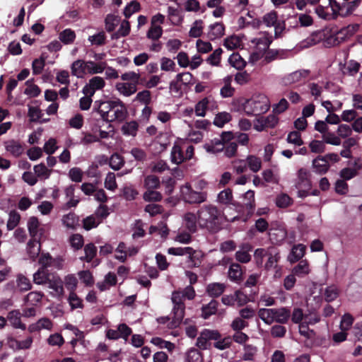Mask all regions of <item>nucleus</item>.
<instances>
[{
  "label": "nucleus",
  "instance_id": "f257e3e1",
  "mask_svg": "<svg viewBox=\"0 0 362 362\" xmlns=\"http://www.w3.org/2000/svg\"><path fill=\"white\" fill-rule=\"evenodd\" d=\"M198 224L201 228L216 233L222 228L223 214L216 206L206 204L197 211Z\"/></svg>",
  "mask_w": 362,
  "mask_h": 362
},
{
  "label": "nucleus",
  "instance_id": "f03ea898",
  "mask_svg": "<svg viewBox=\"0 0 362 362\" xmlns=\"http://www.w3.org/2000/svg\"><path fill=\"white\" fill-rule=\"evenodd\" d=\"M195 295V291L191 285L187 286L182 292L178 291L173 292L171 297V300L173 303L172 327H176L179 326L184 318L185 313V299L192 300L194 298Z\"/></svg>",
  "mask_w": 362,
  "mask_h": 362
},
{
  "label": "nucleus",
  "instance_id": "7ed1b4c3",
  "mask_svg": "<svg viewBox=\"0 0 362 362\" xmlns=\"http://www.w3.org/2000/svg\"><path fill=\"white\" fill-rule=\"evenodd\" d=\"M259 318L266 324L271 325L276 322L286 324L291 317V310L287 307L279 308H260L258 311Z\"/></svg>",
  "mask_w": 362,
  "mask_h": 362
},
{
  "label": "nucleus",
  "instance_id": "20e7f679",
  "mask_svg": "<svg viewBox=\"0 0 362 362\" xmlns=\"http://www.w3.org/2000/svg\"><path fill=\"white\" fill-rule=\"evenodd\" d=\"M180 192L182 199L189 204H199L207 199L206 192H197L188 183L181 187Z\"/></svg>",
  "mask_w": 362,
  "mask_h": 362
},
{
  "label": "nucleus",
  "instance_id": "39448f33",
  "mask_svg": "<svg viewBox=\"0 0 362 362\" xmlns=\"http://www.w3.org/2000/svg\"><path fill=\"white\" fill-rule=\"evenodd\" d=\"M235 138L232 132H223L220 139H214L210 143L204 145V148L208 153H216L223 151L226 145L232 142Z\"/></svg>",
  "mask_w": 362,
  "mask_h": 362
},
{
  "label": "nucleus",
  "instance_id": "423d86ee",
  "mask_svg": "<svg viewBox=\"0 0 362 362\" xmlns=\"http://www.w3.org/2000/svg\"><path fill=\"white\" fill-rule=\"evenodd\" d=\"M101 105H105V110L113 112L111 121L117 120L122 122L127 116V107L119 99L101 102Z\"/></svg>",
  "mask_w": 362,
  "mask_h": 362
},
{
  "label": "nucleus",
  "instance_id": "0eeeda50",
  "mask_svg": "<svg viewBox=\"0 0 362 362\" xmlns=\"http://www.w3.org/2000/svg\"><path fill=\"white\" fill-rule=\"evenodd\" d=\"M243 204L238 203V205L236 207L240 208L239 211L241 209L245 211L242 220L246 222L251 218L255 210V192L251 189L247 191L243 195Z\"/></svg>",
  "mask_w": 362,
  "mask_h": 362
},
{
  "label": "nucleus",
  "instance_id": "6e6552de",
  "mask_svg": "<svg viewBox=\"0 0 362 362\" xmlns=\"http://www.w3.org/2000/svg\"><path fill=\"white\" fill-rule=\"evenodd\" d=\"M267 103L255 100L252 99L246 100L243 104V109L248 116L259 115L269 110Z\"/></svg>",
  "mask_w": 362,
  "mask_h": 362
},
{
  "label": "nucleus",
  "instance_id": "1a4fd4ad",
  "mask_svg": "<svg viewBox=\"0 0 362 362\" xmlns=\"http://www.w3.org/2000/svg\"><path fill=\"white\" fill-rule=\"evenodd\" d=\"M5 148L13 156L18 158L21 156L24 151V145L19 141L11 139L5 142Z\"/></svg>",
  "mask_w": 362,
  "mask_h": 362
},
{
  "label": "nucleus",
  "instance_id": "9d476101",
  "mask_svg": "<svg viewBox=\"0 0 362 362\" xmlns=\"http://www.w3.org/2000/svg\"><path fill=\"white\" fill-rule=\"evenodd\" d=\"M310 71L308 70H298L290 74L285 78L286 84H293L296 83L304 82L309 76Z\"/></svg>",
  "mask_w": 362,
  "mask_h": 362
},
{
  "label": "nucleus",
  "instance_id": "9b49d317",
  "mask_svg": "<svg viewBox=\"0 0 362 362\" xmlns=\"http://www.w3.org/2000/svg\"><path fill=\"white\" fill-rule=\"evenodd\" d=\"M21 315L18 310H13L8 313L6 319L14 328L25 330L26 325L21 322Z\"/></svg>",
  "mask_w": 362,
  "mask_h": 362
},
{
  "label": "nucleus",
  "instance_id": "f8f14e48",
  "mask_svg": "<svg viewBox=\"0 0 362 362\" xmlns=\"http://www.w3.org/2000/svg\"><path fill=\"white\" fill-rule=\"evenodd\" d=\"M298 182L296 184L297 188H307L310 189L311 182L310 180V172L303 168H301L298 171Z\"/></svg>",
  "mask_w": 362,
  "mask_h": 362
},
{
  "label": "nucleus",
  "instance_id": "ddd939ff",
  "mask_svg": "<svg viewBox=\"0 0 362 362\" xmlns=\"http://www.w3.org/2000/svg\"><path fill=\"white\" fill-rule=\"evenodd\" d=\"M40 238L30 239L27 244V252L29 257L35 261L40 255L41 246L40 243Z\"/></svg>",
  "mask_w": 362,
  "mask_h": 362
},
{
  "label": "nucleus",
  "instance_id": "4468645a",
  "mask_svg": "<svg viewBox=\"0 0 362 362\" xmlns=\"http://www.w3.org/2000/svg\"><path fill=\"white\" fill-rule=\"evenodd\" d=\"M272 40L269 38L260 39L258 42V45H264V49L266 51L264 60L268 63L276 59L279 55V51L269 49Z\"/></svg>",
  "mask_w": 362,
  "mask_h": 362
},
{
  "label": "nucleus",
  "instance_id": "2eb2a0df",
  "mask_svg": "<svg viewBox=\"0 0 362 362\" xmlns=\"http://www.w3.org/2000/svg\"><path fill=\"white\" fill-rule=\"evenodd\" d=\"M71 71L72 75L83 78L87 71V62L82 59L74 61L71 66Z\"/></svg>",
  "mask_w": 362,
  "mask_h": 362
},
{
  "label": "nucleus",
  "instance_id": "dca6fc26",
  "mask_svg": "<svg viewBox=\"0 0 362 362\" xmlns=\"http://www.w3.org/2000/svg\"><path fill=\"white\" fill-rule=\"evenodd\" d=\"M208 37L210 40L221 37L225 34V25L222 23H215L209 25Z\"/></svg>",
  "mask_w": 362,
  "mask_h": 362
},
{
  "label": "nucleus",
  "instance_id": "f3484780",
  "mask_svg": "<svg viewBox=\"0 0 362 362\" xmlns=\"http://www.w3.org/2000/svg\"><path fill=\"white\" fill-rule=\"evenodd\" d=\"M184 221L186 228L192 233L197 232L198 218L197 214L187 212L184 215Z\"/></svg>",
  "mask_w": 362,
  "mask_h": 362
},
{
  "label": "nucleus",
  "instance_id": "a211bd4d",
  "mask_svg": "<svg viewBox=\"0 0 362 362\" xmlns=\"http://www.w3.org/2000/svg\"><path fill=\"white\" fill-rule=\"evenodd\" d=\"M306 247L303 244H298L293 246L288 256L291 262L294 263L299 261L305 254Z\"/></svg>",
  "mask_w": 362,
  "mask_h": 362
},
{
  "label": "nucleus",
  "instance_id": "6ab92c4d",
  "mask_svg": "<svg viewBox=\"0 0 362 362\" xmlns=\"http://www.w3.org/2000/svg\"><path fill=\"white\" fill-rule=\"evenodd\" d=\"M252 247L250 244L246 243L242 245V250L237 251L235 253L236 259L241 263H247L251 260V255L249 252L251 251Z\"/></svg>",
  "mask_w": 362,
  "mask_h": 362
},
{
  "label": "nucleus",
  "instance_id": "aec40b11",
  "mask_svg": "<svg viewBox=\"0 0 362 362\" xmlns=\"http://www.w3.org/2000/svg\"><path fill=\"white\" fill-rule=\"evenodd\" d=\"M62 221L66 228L72 230H76L79 226V217L74 212H69L64 215Z\"/></svg>",
  "mask_w": 362,
  "mask_h": 362
},
{
  "label": "nucleus",
  "instance_id": "412c9836",
  "mask_svg": "<svg viewBox=\"0 0 362 362\" xmlns=\"http://www.w3.org/2000/svg\"><path fill=\"white\" fill-rule=\"evenodd\" d=\"M219 303L216 300H211L208 304L202 308V317L204 319L209 318L212 315H215L218 310Z\"/></svg>",
  "mask_w": 362,
  "mask_h": 362
},
{
  "label": "nucleus",
  "instance_id": "4be33fe9",
  "mask_svg": "<svg viewBox=\"0 0 362 362\" xmlns=\"http://www.w3.org/2000/svg\"><path fill=\"white\" fill-rule=\"evenodd\" d=\"M267 257H268V259L265 263V269L269 270L271 269L276 268L280 259V255L277 249L275 247H270V252Z\"/></svg>",
  "mask_w": 362,
  "mask_h": 362
},
{
  "label": "nucleus",
  "instance_id": "5701e85b",
  "mask_svg": "<svg viewBox=\"0 0 362 362\" xmlns=\"http://www.w3.org/2000/svg\"><path fill=\"white\" fill-rule=\"evenodd\" d=\"M218 202L222 204H232L238 206V202L233 200V192L230 188L225 189L218 194Z\"/></svg>",
  "mask_w": 362,
  "mask_h": 362
},
{
  "label": "nucleus",
  "instance_id": "b1692460",
  "mask_svg": "<svg viewBox=\"0 0 362 362\" xmlns=\"http://www.w3.org/2000/svg\"><path fill=\"white\" fill-rule=\"evenodd\" d=\"M49 280V273L47 269L40 267L33 274V282L36 284H45L48 283Z\"/></svg>",
  "mask_w": 362,
  "mask_h": 362
},
{
  "label": "nucleus",
  "instance_id": "393cba45",
  "mask_svg": "<svg viewBox=\"0 0 362 362\" xmlns=\"http://www.w3.org/2000/svg\"><path fill=\"white\" fill-rule=\"evenodd\" d=\"M143 186L146 189H157L160 186L158 177L155 175H148L144 177Z\"/></svg>",
  "mask_w": 362,
  "mask_h": 362
},
{
  "label": "nucleus",
  "instance_id": "a878e982",
  "mask_svg": "<svg viewBox=\"0 0 362 362\" xmlns=\"http://www.w3.org/2000/svg\"><path fill=\"white\" fill-rule=\"evenodd\" d=\"M226 285L221 283H211L206 287V292L211 297H218L223 294Z\"/></svg>",
  "mask_w": 362,
  "mask_h": 362
},
{
  "label": "nucleus",
  "instance_id": "bb28decb",
  "mask_svg": "<svg viewBox=\"0 0 362 362\" xmlns=\"http://www.w3.org/2000/svg\"><path fill=\"white\" fill-rule=\"evenodd\" d=\"M313 166L315 172L319 174H325L327 172L329 165L327 163L326 160L322 156H318L313 160Z\"/></svg>",
  "mask_w": 362,
  "mask_h": 362
},
{
  "label": "nucleus",
  "instance_id": "cd10ccee",
  "mask_svg": "<svg viewBox=\"0 0 362 362\" xmlns=\"http://www.w3.org/2000/svg\"><path fill=\"white\" fill-rule=\"evenodd\" d=\"M121 18L114 14H107L105 19V29L108 33H112L118 24Z\"/></svg>",
  "mask_w": 362,
  "mask_h": 362
},
{
  "label": "nucleus",
  "instance_id": "c85d7f7f",
  "mask_svg": "<svg viewBox=\"0 0 362 362\" xmlns=\"http://www.w3.org/2000/svg\"><path fill=\"white\" fill-rule=\"evenodd\" d=\"M131 30L130 23L128 21L124 20L120 24L119 30L112 34V40H117L121 37L127 36Z\"/></svg>",
  "mask_w": 362,
  "mask_h": 362
},
{
  "label": "nucleus",
  "instance_id": "c756f323",
  "mask_svg": "<svg viewBox=\"0 0 362 362\" xmlns=\"http://www.w3.org/2000/svg\"><path fill=\"white\" fill-rule=\"evenodd\" d=\"M40 223L38 218L35 216H32L28 221V228L31 236V239L40 238V235H38Z\"/></svg>",
  "mask_w": 362,
  "mask_h": 362
},
{
  "label": "nucleus",
  "instance_id": "7c9ffc66",
  "mask_svg": "<svg viewBox=\"0 0 362 362\" xmlns=\"http://www.w3.org/2000/svg\"><path fill=\"white\" fill-rule=\"evenodd\" d=\"M116 88L125 96H129L136 91V86L135 83H118L116 85Z\"/></svg>",
  "mask_w": 362,
  "mask_h": 362
},
{
  "label": "nucleus",
  "instance_id": "2f4dec72",
  "mask_svg": "<svg viewBox=\"0 0 362 362\" xmlns=\"http://www.w3.org/2000/svg\"><path fill=\"white\" fill-rule=\"evenodd\" d=\"M16 283L17 287L21 292H25L32 288L30 279L23 274L18 275Z\"/></svg>",
  "mask_w": 362,
  "mask_h": 362
},
{
  "label": "nucleus",
  "instance_id": "473e14b6",
  "mask_svg": "<svg viewBox=\"0 0 362 362\" xmlns=\"http://www.w3.org/2000/svg\"><path fill=\"white\" fill-rule=\"evenodd\" d=\"M106 65V62L95 63L88 61L87 62V72L90 74H100L105 69Z\"/></svg>",
  "mask_w": 362,
  "mask_h": 362
},
{
  "label": "nucleus",
  "instance_id": "72a5a7b5",
  "mask_svg": "<svg viewBox=\"0 0 362 362\" xmlns=\"http://www.w3.org/2000/svg\"><path fill=\"white\" fill-rule=\"evenodd\" d=\"M163 196L156 189H146L143 194V199L146 202H156L161 201Z\"/></svg>",
  "mask_w": 362,
  "mask_h": 362
},
{
  "label": "nucleus",
  "instance_id": "f704fd0d",
  "mask_svg": "<svg viewBox=\"0 0 362 362\" xmlns=\"http://www.w3.org/2000/svg\"><path fill=\"white\" fill-rule=\"evenodd\" d=\"M139 124L136 121H131L124 123L121 130L124 135L127 136H135L138 131Z\"/></svg>",
  "mask_w": 362,
  "mask_h": 362
},
{
  "label": "nucleus",
  "instance_id": "c9c22d12",
  "mask_svg": "<svg viewBox=\"0 0 362 362\" xmlns=\"http://www.w3.org/2000/svg\"><path fill=\"white\" fill-rule=\"evenodd\" d=\"M228 275L231 280L238 281L241 279L243 270L241 266L238 263H233L230 266Z\"/></svg>",
  "mask_w": 362,
  "mask_h": 362
},
{
  "label": "nucleus",
  "instance_id": "e433bc0d",
  "mask_svg": "<svg viewBox=\"0 0 362 362\" xmlns=\"http://www.w3.org/2000/svg\"><path fill=\"white\" fill-rule=\"evenodd\" d=\"M308 273L309 265L307 260H300L292 270V274L298 276H303Z\"/></svg>",
  "mask_w": 362,
  "mask_h": 362
},
{
  "label": "nucleus",
  "instance_id": "4c0bfd02",
  "mask_svg": "<svg viewBox=\"0 0 362 362\" xmlns=\"http://www.w3.org/2000/svg\"><path fill=\"white\" fill-rule=\"evenodd\" d=\"M85 256L81 257L82 261L90 262L97 254V247L93 243H88L84 247Z\"/></svg>",
  "mask_w": 362,
  "mask_h": 362
},
{
  "label": "nucleus",
  "instance_id": "58836bf2",
  "mask_svg": "<svg viewBox=\"0 0 362 362\" xmlns=\"http://www.w3.org/2000/svg\"><path fill=\"white\" fill-rule=\"evenodd\" d=\"M168 13L169 18L173 25H178L182 23L183 17L180 15V12L177 8L169 6L168 8Z\"/></svg>",
  "mask_w": 362,
  "mask_h": 362
},
{
  "label": "nucleus",
  "instance_id": "ea45409f",
  "mask_svg": "<svg viewBox=\"0 0 362 362\" xmlns=\"http://www.w3.org/2000/svg\"><path fill=\"white\" fill-rule=\"evenodd\" d=\"M268 228H269L268 222L264 218H259V219H257L256 221L254 228L252 227L249 230L248 233L250 235H254L255 230H257L259 233H264L266 230H267Z\"/></svg>",
  "mask_w": 362,
  "mask_h": 362
},
{
  "label": "nucleus",
  "instance_id": "a19ab883",
  "mask_svg": "<svg viewBox=\"0 0 362 362\" xmlns=\"http://www.w3.org/2000/svg\"><path fill=\"white\" fill-rule=\"evenodd\" d=\"M203 24L202 20H196L189 32V36L191 37H199L203 33Z\"/></svg>",
  "mask_w": 362,
  "mask_h": 362
},
{
  "label": "nucleus",
  "instance_id": "79ce46f5",
  "mask_svg": "<svg viewBox=\"0 0 362 362\" xmlns=\"http://www.w3.org/2000/svg\"><path fill=\"white\" fill-rule=\"evenodd\" d=\"M44 293L41 291H31L25 296L24 300L32 305H36L41 302Z\"/></svg>",
  "mask_w": 362,
  "mask_h": 362
},
{
  "label": "nucleus",
  "instance_id": "37998d69",
  "mask_svg": "<svg viewBox=\"0 0 362 362\" xmlns=\"http://www.w3.org/2000/svg\"><path fill=\"white\" fill-rule=\"evenodd\" d=\"M186 159L187 157L184 156L181 147L179 146H174L171 152L172 162L175 164H180Z\"/></svg>",
  "mask_w": 362,
  "mask_h": 362
},
{
  "label": "nucleus",
  "instance_id": "c03bdc74",
  "mask_svg": "<svg viewBox=\"0 0 362 362\" xmlns=\"http://www.w3.org/2000/svg\"><path fill=\"white\" fill-rule=\"evenodd\" d=\"M230 65L236 69L241 70L246 66V62L238 53H233L228 59Z\"/></svg>",
  "mask_w": 362,
  "mask_h": 362
},
{
  "label": "nucleus",
  "instance_id": "a18cd8bd",
  "mask_svg": "<svg viewBox=\"0 0 362 362\" xmlns=\"http://www.w3.org/2000/svg\"><path fill=\"white\" fill-rule=\"evenodd\" d=\"M185 362H203L202 352L195 348L190 349L186 354Z\"/></svg>",
  "mask_w": 362,
  "mask_h": 362
},
{
  "label": "nucleus",
  "instance_id": "49530a36",
  "mask_svg": "<svg viewBox=\"0 0 362 362\" xmlns=\"http://www.w3.org/2000/svg\"><path fill=\"white\" fill-rule=\"evenodd\" d=\"M231 119L232 116L230 113L226 112H219L216 115L214 124L218 127H223L225 124L229 122Z\"/></svg>",
  "mask_w": 362,
  "mask_h": 362
},
{
  "label": "nucleus",
  "instance_id": "de8ad7c7",
  "mask_svg": "<svg viewBox=\"0 0 362 362\" xmlns=\"http://www.w3.org/2000/svg\"><path fill=\"white\" fill-rule=\"evenodd\" d=\"M209 103V98L205 97L195 105L194 111L197 116L204 117Z\"/></svg>",
  "mask_w": 362,
  "mask_h": 362
},
{
  "label": "nucleus",
  "instance_id": "09e8293b",
  "mask_svg": "<svg viewBox=\"0 0 362 362\" xmlns=\"http://www.w3.org/2000/svg\"><path fill=\"white\" fill-rule=\"evenodd\" d=\"M194 250L191 247H170L168 249V253L170 255H176V256H182L184 255H189V257L192 258Z\"/></svg>",
  "mask_w": 362,
  "mask_h": 362
},
{
  "label": "nucleus",
  "instance_id": "8fccbe9b",
  "mask_svg": "<svg viewBox=\"0 0 362 362\" xmlns=\"http://www.w3.org/2000/svg\"><path fill=\"white\" fill-rule=\"evenodd\" d=\"M339 290L338 289V288L336 286L332 285V286H327L325 288V293H324L325 300L327 302H332V301L334 300L335 299H337V297L339 296Z\"/></svg>",
  "mask_w": 362,
  "mask_h": 362
},
{
  "label": "nucleus",
  "instance_id": "3c124183",
  "mask_svg": "<svg viewBox=\"0 0 362 362\" xmlns=\"http://www.w3.org/2000/svg\"><path fill=\"white\" fill-rule=\"evenodd\" d=\"M76 38V34L70 28L64 30L59 34V40L65 45L72 43Z\"/></svg>",
  "mask_w": 362,
  "mask_h": 362
},
{
  "label": "nucleus",
  "instance_id": "603ef678",
  "mask_svg": "<svg viewBox=\"0 0 362 362\" xmlns=\"http://www.w3.org/2000/svg\"><path fill=\"white\" fill-rule=\"evenodd\" d=\"M278 121L279 119L275 115H269V116L262 118L260 120H259V122L261 123L262 128L260 129H257L262 130L267 127L273 128L277 124Z\"/></svg>",
  "mask_w": 362,
  "mask_h": 362
},
{
  "label": "nucleus",
  "instance_id": "864d4df0",
  "mask_svg": "<svg viewBox=\"0 0 362 362\" xmlns=\"http://www.w3.org/2000/svg\"><path fill=\"white\" fill-rule=\"evenodd\" d=\"M34 172L37 177L40 179H48L50 176L51 170L47 169L44 163L35 165Z\"/></svg>",
  "mask_w": 362,
  "mask_h": 362
},
{
  "label": "nucleus",
  "instance_id": "5fc2aeb1",
  "mask_svg": "<svg viewBox=\"0 0 362 362\" xmlns=\"http://www.w3.org/2000/svg\"><path fill=\"white\" fill-rule=\"evenodd\" d=\"M27 88L24 90V93L30 97L35 98L37 97L40 93L41 90L38 86L32 83L31 80H28L25 83Z\"/></svg>",
  "mask_w": 362,
  "mask_h": 362
},
{
  "label": "nucleus",
  "instance_id": "6e6d98bb",
  "mask_svg": "<svg viewBox=\"0 0 362 362\" xmlns=\"http://www.w3.org/2000/svg\"><path fill=\"white\" fill-rule=\"evenodd\" d=\"M20 220V214L16 211H11L9 213V217L6 224L7 229L8 230L14 229L18 225Z\"/></svg>",
  "mask_w": 362,
  "mask_h": 362
},
{
  "label": "nucleus",
  "instance_id": "4d7b16f0",
  "mask_svg": "<svg viewBox=\"0 0 362 362\" xmlns=\"http://www.w3.org/2000/svg\"><path fill=\"white\" fill-rule=\"evenodd\" d=\"M163 35V28L160 25H151L146 36L153 40H158Z\"/></svg>",
  "mask_w": 362,
  "mask_h": 362
},
{
  "label": "nucleus",
  "instance_id": "13d9d810",
  "mask_svg": "<svg viewBox=\"0 0 362 362\" xmlns=\"http://www.w3.org/2000/svg\"><path fill=\"white\" fill-rule=\"evenodd\" d=\"M247 165L250 169L254 172H258L262 167V161L260 158L255 156H248L247 158Z\"/></svg>",
  "mask_w": 362,
  "mask_h": 362
},
{
  "label": "nucleus",
  "instance_id": "bf43d9fd",
  "mask_svg": "<svg viewBox=\"0 0 362 362\" xmlns=\"http://www.w3.org/2000/svg\"><path fill=\"white\" fill-rule=\"evenodd\" d=\"M140 10V4L136 1H132L124 9V16L126 18H129L131 16Z\"/></svg>",
  "mask_w": 362,
  "mask_h": 362
},
{
  "label": "nucleus",
  "instance_id": "052dcab7",
  "mask_svg": "<svg viewBox=\"0 0 362 362\" xmlns=\"http://www.w3.org/2000/svg\"><path fill=\"white\" fill-rule=\"evenodd\" d=\"M28 115L30 122H37L42 118L43 114L38 107L29 106Z\"/></svg>",
  "mask_w": 362,
  "mask_h": 362
},
{
  "label": "nucleus",
  "instance_id": "680f3d73",
  "mask_svg": "<svg viewBox=\"0 0 362 362\" xmlns=\"http://www.w3.org/2000/svg\"><path fill=\"white\" fill-rule=\"evenodd\" d=\"M277 13L275 11H272L268 13H266L262 17V21L260 23H263L267 27H272L275 25L277 21Z\"/></svg>",
  "mask_w": 362,
  "mask_h": 362
},
{
  "label": "nucleus",
  "instance_id": "e2e57ef3",
  "mask_svg": "<svg viewBox=\"0 0 362 362\" xmlns=\"http://www.w3.org/2000/svg\"><path fill=\"white\" fill-rule=\"evenodd\" d=\"M222 53L223 49L219 47L215 49L213 53L209 56L206 61L213 66H218L221 62Z\"/></svg>",
  "mask_w": 362,
  "mask_h": 362
},
{
  "label": "nucleus",
  "instance_id": "0e129e2a",
  "mask_svg": "<svg viewBox=\"0 0 362 362\" xmlns=\"http://www.w3.org/2000/svg\"><path fill=\"white\" fill-rule=\"evenodd\" d=\"M136 100L145 105H149L151 103V93L148 90H144L137 93Z\"/></svg>",
  "mask_w": 362,
  "mask_h": 362
},
{
  "label": "nucleus",
  "instance_id": "69168bd1",
  "mask_svg": "<svg viewBox=\"0 0 362 362\" xmlns=\"http://www.w3.org/2000/svg\"><path fill=\"white\" fill-rule=\"evenodd\" d=\"M286 140L288 143L295 144L298 146L303 144V141L301 138L300 133L297 131L291 132L288 134Z\"/></svg>",
  "mask_w": 362,
  "mask_h": 362
},
{
  "label": "nucleus",
  "instance_id": "338daca9",
  "mask_svg": "<svg viewBox=\"0 0 362 362\" xmlns=\"http://www.w3.org/2000/svg\"><path fill=\"white\" fill-rule=\"evenodd\" d=\"M69 302L72 310L82 308L83 307L82 300L74 292H71L69 296Z\"/></svg>",
  "mask_w": 362,
  "mask_h": 362
},
{
  "label": "nucleus",
  "instance_id": "774afa93",
  "mask_svg": "<svg viewBox=\"0 0 362 362\" xmlns=\"http://www.w3.org/2000/svg\"><path fill=\"white\" fill-rule=\"evenodd\" d=\"M286 333V327L281 324L275 325L271 328V335L274 338H282Z\"/></svg>",
  "mask_w": 362,
  "mask_h": 362
}]
</instances>
